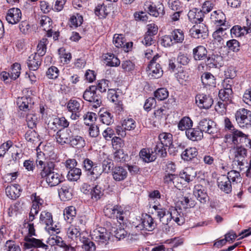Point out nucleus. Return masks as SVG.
Wrapping results in <instances>:
<instances>
[{"label": "nucleus", "mask_w": 251, "mask_h": 251, "mask_svg": "<svg viewBox=\"0 0 251 251\" xmlns=\"http://www.w3.org/2000/svg\"><path fill=\"white\" fill-rule=\"evenodd\" d=\"M113 165L112 161L108 158L102 162V170L98 163L88 158H84L82 163V167L86 175L93 181L99 179L102 172L109 173Z\"/></svg>", "instance_id": "obj_1"}, {"label": "nucleus", "mask_w": 251, "mask_h": 251, "mask_svg": "<svg viewBox=\"0 0 251 251\" xmlns=\"http://www.w3.org/2000/svg\"><path fill=\"white\" fill-rule=\"evenodd\" d=\"M55 167L54 162L49 161L45 167H42L38 174V177L45 180L50 187L57 186L64 180L62 174L54 172Z\"/></svg>", "instance_id": "obj_2"}, {"label": "nucleus", "mask_w": 251, "mask_h": 251, "mask_svg": "<svg viewBox=\"0 0 251 251\" xmlns=\"http://www.w3.org/2000/svg\"><path fill=\"white\" fill-rule=\"evenodd\" d=\"M28 230V235L29 237L25 238V243L24 244V247L25 249H30L31 248H42L46 251L49 249V246L44 244L42 240L36 239L33 237H30L32 236H36L35 230L34 229L33 223H28L27 225Z\"/></svg>", "instance_id": "obj_3"}, {"label": "nucleus", "mask_w": 251, "mask_h": 251, "mask_svg": "<svg viewBox=\"0 0 251 251\" xmlns=\"http://www.w3.org/2000/svg\"><path fill=\"white\" fill-rule=\"evenodd\" d=\"M235 118L240 127L246 129L251 127V111L245 108H240L236 111Z\"/></svg>", "instance_id": "obj_4"}, {"label": "nucleus", "mask_w": 251, "mask_h": 251, "mask_svg": "<svg viewBox=\"0 0 251 251\" xmlns=\"http://www.w3.org/2000/svg\"><path fill=\"white\" fill-rule=\"evenodd\" d=\"M105 216L111 219H116L121 224L124 220L125 214L122 207L118 204L107 203L103 208Z\"/></svg>", "instance_id": "obj_5"}, {"label": "nucleus", "mask_w": 251, "mask_h": 251, "mask_svg": "<svg viewBox=\"0 0 251 251\" xmlns=\"http://www.w3.org/2000/svg\"><path fill=\"white\" fill-rule=\"evenodd\" d=\"M249 135L237 129L232 133L226 134L224 137V141L226 143H231L234 146H244L246 139Z\"/></svg>", "instance_id": "obj_6"}, {"label": "nucleus", "mask_w": 251, "mask_h": 251, "mask_svg": "<svg viewBox=\"0 0 251 251\" xmlns=\"http://www.w3.org/2000/svg\"><path fill=\"white\" fill-rule=\"evenodd\" d=\"M160 57L158 54L154 55L150 61L147 71L150 78H158L163 75V70L159 64Z\"/></svg>", "instance_id": "obj_7"}, {"label": "nucleus", "mask_w": 251, "mask_h": 251, "mask_svg": "<svg viewBox=\"0 0 251 251\" xmlns=\"http://www.w3.org/2000/svg\"><path fill=\"white\" fill-rule=\"evenodd\" d=\"M83 99L92 103L93 107L97 108L101 104V97L97 93L95 86H91L86 89L83 95Z\"/></svg>", "instance_id": "obj_8"}, {"label": "nucleus", "mask_w": 251, "mask_h": 251, "mask_svg": "<svg viewBox=\"0 0 251 251\" xmlns=\"http://www.w3.org/2000/svg\"><path fill=\"white\" fill-rule=\"evenodd\" d=\"M110 232L106 228L99 227L91 233L92 239L99 245H106L110 238Z\"/></svg>", "instance_id": "obj_9"}, {"label": "nucleus", "mask_w": 251, "mask_h": 251, "mask_svg": "<svg viewBox=\"0 0 251 251\" xmlns=\"http://www.w3.org/2000/svg\"><path fill=\"white\" fill-rule=\"evenodd\" d=\"M21 70V65L19 63H15L8 72L3 71L1 73V77L5 83H9L12 80H15L20 76Z\"/></svg>", "instance_id": "obj_10"}, {"label": "nucleus", "mask_w": 251, "mask_h": 251, "mask_svg": "<svg viewBox=\"0 0 251 251\" xmlns=\"http://www.w3.org/2000/svg\"><path fill=\"white\" fill-rule=\"evenodd\" d=\"M198 126L202 133L205 132L212 136L215 135L219 131L216 124L213 121L209 119L205 118L201 120Z\"/></svg>", "instance_id": "obj_11"}, {"label": "nucleus", "mask_w": 251, "mask_h": 251, "mask_svg": "<svg viewBox=\"0 0 251 251\" xmlns=\"http://www.w3.org/2000/svg\"><path fill=\"white\" fill-rule=\"evenodd\" d=\"M40 223L42 225L46 226V229L49 232L52 231L58 233L59 229L56 228V226H53L52 215L50 212L47 211H43L40 215Z\"/></svg>", "instance_id": "obj_12"}, {"label": "nucleus", "mask_w": 251, "mask_h": 251, "mask_svg": "<svg viewBox=\"0 0 251 251\" xmlns=\"http://www.w3.org/2000/svg\"><path fill=\"white\" fill-rule=\"evenodd\" d=\"M208 28L204 24L194 25L190 30L191 36L196 39H205L208 36Z\"/></svg>", "instance_id": "obj_13"}, {"label": "nucleus", "mask_w": 251, "mask_h": 251, "mask_svg": "<svg viewBox=\"0 0 251 251\" xmlns=\"http://www.w3.org/2000/svg\"><path fill=\"white\" fill-rule=\"evenodd\" d=\"M210 19L211 24L216 26L228 25L226 20V15L221 10L213 11L211 14Z\"/></svg>", "instance_id": "obj_14"}, {"label": "nucleus", "mask_w": 251, "mask_h": 251, "mask_svg": "<svg viewBox=\"0 0 251 251\" xmlns=\"http://www.w3.org/2000/svg\"><path fill=\"white\" fill-rule=\"evenodd\" d=\"M196 103L201 109H209L213 103L211 96L204 94H198L195 97Z\"/></svg>", "instance_id": "obj_15"}, {"label": "nucleus", "mask_w": 251, "mask_h": 251, "mask_svg": "<svg viewBox=\"0 0 251 251\" xmlns=\"http://www.w3.org/2000/svg\"><path fill=\"white\" fill-rule=\"evenodd\" d=\"M183 215L181 210H179V208L176 206L171 207L169 209L168 224L171 220H173L178 225H182L185 222Z\"/></svg>", "instance_id": "obj_16"}, {"label": "nucleus", "mask_w": 251, "mask_h": 251, "mask_svg": "<svg viewBox=\"0 0 251 251\" xmlns=\"http://www.w3.org/2000/svg\"><path fill=\"white\" fill-rule=\"evenodd\" d=\"M141 220V223L136 226L139 229L151 231L155 228L156 225L151 215L146 214Z\"/></svg>", "instance_id": "obj_17"}, {"label": "nucleus", "mask_w": 251, "mask_h": 251, "mask_svg": "<svg viewBox=\"0 0 251 251\" xmlns=\"http://www.w3.org/2000/svg\"><path fill=\"white\" fill-rule=\"evenodd\" d=\"M16 103L20 110L27 112L32 107L34 101L30 96H23L17 98Z\"/></svg>", "instance_id": "obj_18"}, {"label": "nucleus", "mask_w": 251, "mask_h": 251, "mask_svg": "<svg viewBox=\"0 0 251 251\" xmlns=\"http://www.w3.org/2000/svg\"><path fill=\"white\" fill-rule=\"evenodd\" d=\"M71 137L72 132L69 129H60L55 135L56 142L62 145L69 144Z\"/></svg>", "instance_id": "obj_19"}, {"label": "nucleus", "mask_w": 251, "mask_h": 251, "mask_svg": "<svg viewBox=\"0 0 251 251\" xmlns=\"http://www.w3.org/2000/svg\"><path fill=\"white\" fill-rule=\"evenodd\" d=\"M193 194L201 203L205 204L208 199V196L206 190L204 186L198 184L195 186L193 190Z\"/></svg>", "instance_id": "obj_20"}, {"label": "nucleus", "mask_w": 251, "mask_h": 251, "mask_svg": "<svg viewBox=\"0 0 251 251\" xmlns=\"http://www.w3.org/2000/svg\"><path fill=\"white\" fill-rule=\"evenodd\" d=\"M22 13L20 9L12 8L8 10L6 16L8 23L15 24L18 23L21 19Z\"/></svg>", "instance_id": "obj_21"}, {"label": "nucleus", "mask_w": 251, "mask_h": 251, "mask_svg": "<svg viewBox=\"0 0 251 251\" xmlns=\"http://www.w3.org/2000/svg\"><path fill=\"white\" fill-rule=\"evenodd\" d=\"M189 21L192 23L201 24L204 17V14L201 10L198 8H193L190 10L188 13Z\"/></svg>", "instance_id": "obj_22"}, {"label": "nucleus", "mask_w": 251, "mask_h": 251, "mask_svg": "<svg viewBox=\"0 0 251 251\" xmlns=\"http://www.w3.org/2000/svg\"><path fill=\"white\" fill-rule=\"evenodd\" d=\"M39 24L42 29L46 31L47 36L51 37L53 33L51 19L47 16H42L41 17Z\"/></svg>", "instance_id": "obj_23"}, {"label": "nucleus", "mask_w": 251, "mask_h": 251, "mask_svg": "<svg viewBox=\"0 0 251 251\" xmlns=\"http://www.w3.org/2000/svg\"><path fill=\"white\" fill-rule=\"evenodd\" d=\"M218 187L223 192L226 194L230 193L232 191L231 181L226 175H222L217 179Z\"/></svg>", "instance_id": "obj_24"}, {"label": "nucleus", "mask_w": 251, "mask_h": 251, "mask_svg": "<svg viewBox=\"0 0 251 251\" xmlns=\"http://www.w3.org/2000/svg\"><path fill=\"white\" fill-rule=\"evenodd\" d=\"M152 208L155 210L157 213V217L159 218L160 221L165 225L168 224L169 210H167L165 208L159 204H154Z\"/></svg>", "instance_id": "obj_25"}, {"label": "nucleus", "mask_w": 251, "mask_h": 251, "mask_svg": "<svg viewBox=\"0 0 251 251\" xmlns=\"http://www.w3.org/2000/svg\"><path fill=\"white\" fill-rule=\"evenodd\" d=\"M42 58L37 53L31 54L27 60V65L30 70L36 71L41 64Z\"/></svg>", "instance_id": "obj_26"}, {"label": "nucleus", "mask_w": 251, "mask_h": 251, "mask_svg": "<svg viewBox=\"0 0 251 251\" xmlns=\"http://www.w3.org/2000/svg\"><path fill=\"white\" fill-rule=\"evenodd\" d=\"M185 135L187 138L192 141H198L201 140L203 138V133L197 126L196 127H192L185 131Z\"/></svg>", "instance_id": "obj_27"}, {"label": "nucleus", "mask_w": 251, "mask_h": 251, "mask_svg": "<svg viewBox=\"0 0 251 251\" xmlns=\"http://www.w3.org/2000/svg\"><path fill=\"white\" fill-rule=\"evenodd\" d=\"M113 179L117 181H121L125 180L127 176L126 169L123 167L116 166L112 171Z\"/></svg>", "instance_id": "obj_28"}, {"label": "nucleus", "mask_w": 251, "mask_h": 251, "mask_svg": "<svg viewBox=\"0 0 251 251\" xmlns=\"http://www.w3.org/2000/svg\"><path fill=\"white\" fill-rule=\"evenodd\" d=\"M72 188L68 183L63 184L58 190L59 196L62 201H66L72 198Z\"/></svg>", "instance_id": "obj_29"}, {"label": "nucleus", "mask_w": 251, "mask_h": 251, "mask_svg": "<svg viewBox=\"0 0 251 251\" xmlns=\"http://www.w3.org/2000/svg\"><path fill=\"white\" fill-rule=\"evenodd\" d=\"M148 10L151 15L155 17H161L165 13L164 6L161 3H158L157 4L152 3L149 5Z\"/></svg>", "instance_id": "obj_30"}, {"label": "nucleus", "mask_w": 251, "mask_h": 251, "mask_svg": "<svg viewBox=\"0 0 251 251\" xmlns=\"http://www.w3.org/2000/svg\"><path fill=\"white\" fill-rule=\"evenodd\" d=\"M159 143L163 144L165 146L169 147V151L173 148L172 147L173 144V135L169 132H163L160 133L158 136Z\"/></svg>", "instance_id": "obj_31"}, {"label": "nucleus", "mask_w": 251, "mask_h": 251, "mask_svg": "<svg viewBox=\"0 0 251 251\" xmlns=\"http://www.w3.org/2000/svg\"><path fill=\"white\" fill-rule=\"evenodd\" d=\"M206 64L210 68H218L223 64V59L221 55L212 54L207 58Z\"/></svg>", "instance_id": "obj_32"}, {"label": "nucleus", "mask_w": 251, "mask_h": 251, "mask_svg": "<svg viewBox=\"0 0 251 251\" xmlns=\"http://www.w3.org/2000/svg\"><path fill=\"white\" fill-rule=\"evenodd\" d=\"M83 107L81 99H71L67 103V108L69 112H80Z\"/></svg>", "instance_id": "obj_33"}, {"label": "nucleus", "mask_w": 251, "mask_h": 251, "mask_svg": "<svg viewBox=\"0 0 251 251\" xmlns=\"http://www.w3.org/2000/svg\"><path fill=\"white\" fill-rule=\"evenodd\" d=\"M196 202L195 201L189 199L187 197H183L177 201L176 207L179 208V210L186 209L193 207L195 206Z\"/></svg>", "instance_id": "obj_34"}, {"label": "nucleus", "mask_w": 251, "mask_h": 251, "mask_svg": "<svg viewBox=\"0 0 251 251\" xmlns=\"http://www.w3.org/2000/svg\"><path fill=\"white\" fill-rule=\"evenodd\" d=\"M207 50L205 47L200 45L193 50V56L195 60H202L207 57Z\"/></svg>", "instance_id": "obj_35"}, {"label": "nucleus", "mask_w": 251, "mask_h": 251, "mask_svg": "<svg viewBox=\"0 0 251 251\" xmlns=\"http://www.w3.org/2000/svg\"><path fill=\"white\" fill-rule=\"evenodd\" d=\"M7 197L12 200H15L20 195V187L18 184L8 186L5 189Z\"/></svg>", "instance_id": "obj_36"}, {"label": "nucleus", "mask_w": 251, "mask_h": 251, "mask_svg": "<svg viewBox=\"0 0 251 251\" xmlns=\"http://www.w3.org/2000/svg\"><path fill=\"white\" fill-rule=\"evenodd\" d=\"M198 154V150L195 147H190L182 152L181 156L184 161H189L197 157Z\"/></svg>", "instance_id": "obj_37"}, {"label": "nucleus", "mask_w": 251, "mask_h": 251, "mask_svg": "<svg viewBox=\"0 0 251 251\" xmlns=\"http://www.w3.org/2000/svg\"><path fill=\"white\" fill-rule=\"evenodd\" d=\"M25 138L26 140L32 144H40L39 135L34 130H28L25 134Z\"/></svg>", "instance_id": "obj_38"}, {"label": "nucleus", "mask_w": 251, "mask_h": 251, "mask_svg": "<svg viewBox=\"0 0 251 251\" xmlns=\"http://www.w3.org/2000/svg\"><path fill=\"white\" fill-rule=\"evenodd\" d=\"M193 125V122L190 117L185 116L183 117L177 124L178 129L181 131L188 130L190 129Z\"/></svg>", "instance_id": "obj_39"}, {"label": "nucleus", "mask_w": 251, "mask_h": 251, "mask_svg": "<svg viewBox=\"0 0 251 251\" xmlns=\"http://www.w3.org/2000/svg\"><path fill=\"white\" fill-rule=\"evenodd\" d=\"M104 59L107 65L111 67L118 66L120 64V60L112 53L104 54Z\"/></svg>", "instance_id": "obj_40"}, {"label": "nucleus", "mask_w": 251, "mask_h": 251, "mask_svg": "<svg viewBox=\"0 0 251 251\" xmlns=\"http://www.w3.org/2000/svg\"><path fill=\"white\" fill-rule=\"evenodd\" d=\"M201 80L204 86H215L216 85V79L210 73H203L201 76Z\"/></svg>", "instance_id": "obj_41"}, {"label": "nucleus", "mask_w": 251, "mask_h": 251, "mask_svg": "<svg viewBox=\"0 0 251 251\" xmlns=\"http://www.w3.org/2000/svg\"><path fill=\"white\" fill-rule=\"evenodd\" d=\"M69 144L73 147L81 149L85 146V141L83 137L80 136L75 135L73 136L72 135Z\"/></svg>", "instance_id": "obj_42"}, {"label": "nucleus", "mask_w": 251, "mask_h": 251, "mask_svg": "<svg viewBox=\"0 0 251 251\" xmlns=\"http://www.w3.org/2000/svg\"><path fill=\"white\" fill-rule=\"evenodd\" d=\"M229 25L219 26V27L213 32L212 36L216 42L221 43L226 33L225 31L228 29Z\"/></svg>", "instance_id": "obj_43"}, {"label": "nucleus", "mask_w": 251, "mask_h": 251, "mask_svg": "<svg viewBox=\"0 0 251 251\" xmlns=\"http://www.w3.org/2000/svg\"><path fill=\"white\" fill-rule=\"evenodd\" d=\"M64 217L65 220L71 223L76 216V209L75 207L70 206L66 207L64 210Z\"/></svg>", "instance_id": "obj_44"}, {"label": "nucleus", "mask_w": 251, "mask_h": 251, "mask_svg": "<svg viewBox=\"0 0 251 251\" xmlns=\"http://www.w3.org/2000/svg\"><path fill=\"white\" fill-rule=\"evenodd\" d=\"M218 95L221 100L225 101L226 103L228 104L232 103L233 98L232 90H227L226 91L220 90L219 92Z\"/></svg>", "instance_id": "obj_45"}, {"label": "nucleus", "mask_w": 251, "mask_h": 251, "mask_svg": "<svg viewBox=\"0 0 251 251\" xmlns=\"http://www.w3.org/2000/svg\"><path fill=\"white\" fill-rule=\"evenodd\" d=\"M109 230L110 234L114 235L119 240L125 238L127 234V231L121 227L112 226Z\"/></svg>", "instance_id": "obj_46"}, {"label": "nucleus", "mask_w": 251, "mask_h": 251, "mask_svg": "<svg viewBox=\"0 0 251 251\" xmlns=\"http://www.w3.org/2000/svg\"><path fill=\"white\" fill-rule=\"evenodd\" d=\"M100 120L104 124L110 125L114 122L113 116L109 111H101L100 114Z\"/></svg>", "instance_id": "obj_47"}, {"label": "nucleus", "mask_w": 251, "mask_h": 251, "mask_svg": "<svg viewBox=\"0 0 251 251\" xmlns=\"http://www.w3.org/2000/svg\"><path fill=\"white\" fill-rule=\"evenodd\" d=\"M139 156L143 161L147 163L152 162L155 159V156L152 155L149 149L146 148L143 149L140 151Z\"/></svg>", "instance_id": "obj_48"}, {"label": "nucleus", "mask_w": 251, "mask_h": 251, "mask_svg": "<svg viewBox=\"0 0 251 251\" xmlns=\"http://www.w3.org/2000/svg\"><path fill=\"white\" fill-rule=\"evenodd\" d=\"M81 174V170L78 168H75L68 171L67 177L69 180L76 181L80 178Z\"/></svg>", "instance_id": "obj_49"}, {"label": "nucleus", "mask_w": 251, "mask_h": 251, "mask_svg": "<svg viewBox=\"0 0 251 251\" xmlns=\"http://www.w3.org/2000/svg\"><path fill=\"white\" fill-rule=\"evenodd\" d=\"M171 34L174 44L182 43L184 39V32L180 29L174 30Z\"/></svg>", "instance_id": "obj_50"}, {"label": "nucleus", "mask_w": 251, "mask_h": 251, "mask_svg": "<svg viewBox=\"0 0 251 251\" xmlns=\"http://www.w3.org/2000/svg\"><path fill=\"white\" fill-rule=\"evenodd\" d=\"M226 176L233 184L240 183L241 182L242 177L240 174L237 171L231 170L228 172L227 175Z\"/></svg>", "instance_id": "obj_51"}, {"label": "nucleus", "mask_w": 251, "mask_h": 251, "mask_svg": "<svg viewBox=\"0 0 251 251\" xmlns=\"http://www.w3.org/2000/svg\"><path fill=\"white\" fill-rule=\"evenodd\" d=\"M197 175L196 172L192 169H186L180 173V177L184 179L186 182L192 181Z\"/></svg>", "instance_id": "obj_52"}, {"label": "nucleus", "mask_w": 251, "mask_h": 251, "mask_svg": "<svg viewBox=\"0 0 251 251\" xmlns=\"http://www.w3.org/2000/svg\"><path fill=\"white\" fill-rule=\"evenodd\" d=\"M83 21V17L78 14L72 15L69 20L70 26L72 28H76L80 26Z\"/></svg>", "instance_id": "obj_53"}, {"label": "nucleus", "mask_w": 251, "mask_h": 251, "mask_svg": "<svg viewBox=\"0 0 251 251\" xmlns=\"http://www.w3.org/2000/svg\"><path fill=\"white\" fill-rule=\"evenodd\" d=\"M128 156L127 153H126L123 150H118L114 152L113 154L114 161L116 162L123 163L127 160Z\"/></svg>", "instance_id": "obj_54"}, {"label": "nucleus", "mask_w": 251, "mask_h": 251, "mask_svg": "<svg viewBox=\"0 0 251 251\" xmlns=\"http://www.w3.org/2000/svg\"><path fill=\"white\" fill-rule=\"evenodd\" d=\"M80 240L83 243L82 248L86 251H95L96 246L95 244L89 239L80 237Z\"/></svg>", "instance_id": "obj_55"}, {"label": "nucleus", "mask_w": 251, "mask_h": 251, "mask_svg": "<svg viewBox=\"0 0 251 251\" xmlns=\"http://www.w3.org/2000/svg\"><path fill=\"white\" fill-rule=\"evenodd\" d=\"M244 28L239 25H234L230 29V35L232 38L240 37L245 34Z\"/></svg>", "instance_id": "obj_56"}, {"label": "nucleus", "mask_w": 251, "mask_h": 251, "mask_svg": "<svg viewBox=\"0 0 251 251\" xmlns=\"http://www.w3.org/2000/svg\"><path fill=\"white\" fill-rule=\"evenodd\" d=\"M48 42V41L47 39L43 38L38 43L37 47V52L36 53L40 57H42L45 54L47 50L46 46Z\"/></svg>", "instance_id": "obj_57"}, {"label": "nucleus", "mask_w": 251, "mask_h": 251, "mask_svg": "<svg viewBox=\"0 0 251 251\" xmlns=\"http://www.w3.org/2000/svg\"><path fill=\"white\" fill-rule=\"evenodd\" d=\"M91 198L94 201H98L103 195V190L98 185H96L91 191Z\"/></svg>", "instance_id": "obj_58"}, {"label": "nucleus", "mask_w": 251, "mask_h": 251, "mask_svg": "<svg viewBox=\"0 0 251 251\" xmlns=\"http://www.w3.org/2000/svg\"><path fill=\"white\" fill-rule=\"evenodd\" d=\"M67 234L70 238H76L80 235V229L77 226L72 225L68 228Z\"/></svg>", "instance_id": "obj_59"}, {"label": "nucleus", "mask_w": 251, "mask_h": 251, "mask_svg": "<svg viewBox=\"0 0 251 251\" xmlns=\"http://www.w3.org/2000/svg\"><path fill=\"white\" fill-rule=\"evenodd\" d=\"M226 45L230 51L237 52L240 50V44L236 39H232L227 41Z\"/></svg>", "instance_id": "obj_60"}, {"label": "nucleus", "mask_w": 251, "mask_h": 251, "mask_svg": "<svg viewBox=\"0 0 251 251\" xmlns=\"http://www.w3.org/2000/svg\"><path fill=\"white\" fill-rule=\"evenodd\" d=\"M154 96L159 100H163L168 97L169 92L166 88H160L156 90Z\"/></svg>", "instance_id": "obj_61"}, {"label": "nucleus", "mask_w": 251, "mask_h": 251, "mask_svg": "<svg viewBox=\"0 0 251 251\" xmlns=\"http://www.w3.org/2000/svg\"><path fill=\"white\" fill-rule=\"evenodd\" d=\"M95 13L100 19H103L106 17L109 12L107 11L106 6L102 4L96 7Z\"/></svg>", "instance_id": "obj_62"}, {"label": "nucleus", "mask_w": 251, "mask_h": 251, "mask_svg": "<svg viewBox=\"0 0 251 251\" xmlns=\"http://www.w3.org/2000/svg\"><path fill=\"white\" fill-rule=\"evenodd\" d=\"M113 43L117 48L125 47V40L123 34H115L114 35Z\"/></svg>", "instance_id": "obj_63"}, {"label": "nucleus", "mask_w": 251, "mask_h": 251, "mask_svg": "<svg viewBox=\"0 0 251 251\" xmlns=\"http://www.w3.org/2000/svg\"><path fill=\"white\" fill-rule=\"evenodd\" d=\"M163 144L157 142L154 148V152L159 156L164 157L167 155L166 148Z\"/></svg>", "instance_id": "obj_64"}]
</instances>
